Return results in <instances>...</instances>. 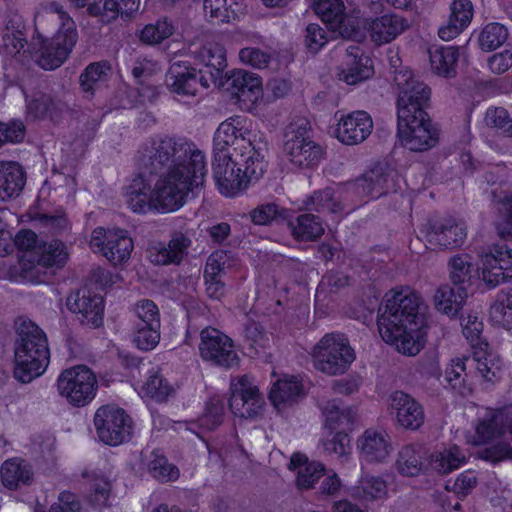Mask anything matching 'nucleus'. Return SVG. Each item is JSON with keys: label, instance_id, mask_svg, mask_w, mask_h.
Instances as JSON below:
<instances>
[{"label": "nucleus", "instance_id": "obj_1", "mask_svg": "<svg viewBox=\"0 0 512 512\" xmlns=\"http://www.w3.org/2000/svg\"><path fill=\"white\" fill-rule=\"evenodd\" d=\"M144 158L152 168L163 166L164 170L158 175L142 172L125 185L123 199L134 213L175 212L185 205L189 193L204 181L205 156L185 139L154 138L145 147Z\"/></svg>", "mask_w": 512, "mask_h": 512}, {"label": "nucleus", "instance_id": "obj_2", "mask_svg": "<svg viewBox=\"0 0 512 512\" xmlns=\"http://www.w3.org/2000/svg\"><path fill=\"white\" fill-rule=\"evenodd\" d=\"M382 340L406 356L425 346L429 323L422 295L408 286L395 287L384 295L377 320Z\"/></svg>", "mask_w": 512, "mask_h": 512}, {"label": "nucleus", "instance_id": "obj_3", "mask_svg": "<svg viewBox=\"0 0 512 512\" xmlns=\"http://www.w3.org/2000/svg\"><path fill=\"white\" fill-rule=\"evenodd\" d=\"M400 87L398 99V137L412 151H426L439 140V129L423 109L430 91L411 72L396 76Z\"/></svg>", "mask_w": 512, "mask_h": 512}, {"label": "nucleus", "instance_id": "obj_4", "mask_svg": "<svg viewBox=\"0 0 512 512\" xmlns=\"http://www.w3.org/2000/svg\"><path fill=\"white\" fill-rule=\"evenodd\" d=\"M37 35L33 38L36 61L45 70L60 67L72 52L77 39L74 20L56 2L42 4L35 15Z\"/></svg>", "mask_w": 512, "mask_h": 512}, {"label": "nucleus", "instance_id": "obj_5", "mask_svg": "<svg viewBox=\"0 0 512 512\" xmlns=\"http://www.w3.org/2000/svg\"><path fill=\"white\" fill-rule=\"evenodd\" d=\"M400 177L386 163H377L353 183L335 185L314 193L310 205L317 211L333 213L348 207L355 199L369 201L386 193L396 192L400 187Z\"/></svg>", "mask_w": 512, "mask_h": 512}, {"label": "nucleus", "instance_id": "obj_6", "mask_svg": "<svg viewBox=\"0 0 512 512\" xmlns=\"http://www.w3.org/2000/svg\"><path fill=\"white\" fill-rule=\"evenodd\" d=\"M448 275L456 287L477 279L486 288L494 289L512 281V248L499 244L489 247L479 255L476 269L469 254L455 255L448 261Z\"/></svg>", "mask_w": 512, "mask_h": 512}, {"label": "nucleus", "instance_id": "obj_7", "mask_svg": "<svg viewBox=\"0 0 512 512\" xmlns=\"http://www.w3.org/2000/svg\"><path fill=\"white\" fill-rule=\"evenodd\" d=\"M249 153H214L213 177L222 195L236 197L264 174L266 162L263 151L250 148Z\"/></svg>", "mask_w": 512, "mask_h": 512}, {"label": "nucleus", "instance_id": "obj_8", "mask_svg": "<svg viewBox=\"0 0 512 512\" xmlns=\"http://www.w3.org/2000/svg\"><path fill=\"white\" fill-rule=\"evenodd\" d=\"M49 364V348L44 332L34 322L21 320L17 325L14 347V376L29 383L41 376Z\"/></svg>", "mask_w": 512, "mask_h": 512}, {"label": "nucleus", "instance_id": "obj_9", "mask_svg": "<svg viewBox=\"0 0 512 512\" xmlns=\"http://www.w3.org/2000/svg\"><path fill=\"white\" fill-rule=\"evenodd\" d=\"M14 242L20 250L24 251L20 257L23 278L32 283L42 282V279L36 276L40 267L60 268L68 259V252L62 242L54 240L48 244L39 245L36 234L31 230L20 231L15 236Z\"/></svg>", "mask_w": 512, "mask_h": 512}, {"label": "nucleus", "instance_id": "obj_10", "mask_svg": "<svg viewBox=\"0 0 512 512\" xmlns=\"http://www.w3.org/2000/svg\"><path fill=\"white\" fill-rule=\"evenodd\" d=\"M313 367L327 376L345 374L356 359L349 339L342 333L330 332L322 336L311 348Z\"/></svg>", "mask_w": 512, "mask_h": 512}, {"label": "nucleus", "instance_id": "obj_11", "mask_svg": "<svg viewBox=\"0 0 512 512\" xmlns=\"http://www.w3.org/2000/svg\"><path fill=\"white\" fill-rule=\"evenodd\" d=\"M284 155L294 169L316 168L324 158L323 148L310 137L309 122L304 118L293 120L284 134Z\"/></svg>", "mask_w": 512, "mask_h": 512}, {"label": "nucleus", "instance_id": "obj_12", "mask_svg": "<svg viewBox=\"0 0 512 512\" xmlns=\"http://www.w3.org/2000/svg\"><path fill=\"white\" fill-rule=\"evenodd\" d=\"M55 387L59 397L68 405L81 408L89 405L96 397L98 380L86 365H75L58 375Z\"/></svg>", "mask_w": 512, "mask_h": 512}, {"label": "nucleus", "instance_id": "obj_13", "mask_svg": "<svg viewBox=\"0 0 512 512\" xmlns=\"http://www.w3.org/2000/svg\"><path fill=\"white\" fill-rule=\"evenodd\" d=\"M265 149L252 131V122L241 116L230 117L223 121L214 134V153H241L250 155L249 149Z\"/></svg>", "mask_w": 512, "mask_h": 512}, {"label": "nucleus", "instance_id": "obj_14", "mask_svg": "<svg viewBox=\"0 0 512 512\" xmlns=\"http://www.w3.org/2000/svg\"><path fill=\"white\" fill-rule=\"evenodd\" d=\"M345 0H313V10L328 25L343 38L361 41L364 32L360 28V11L355 8L347 9Z\"/></svg>", "mask_w": 512, "mask_h": 512}, {"label": "nucleus", "instance_id": "obj_15", "mask_svg": "<svg viewBox=\"0 0 512 512\" xmlns=\"http://www.w3.org/2000/svg\"><path fill=\"white\" fill-rule=\"evenodd\" d=\"M90 248L102 255L113 266L127 263L134 250V242L129 232L122 228L97 227L89 241Z\"/></svg>", "mask_w": 512, "mask_h": 512}, {"label": "nucleus", "instance_id": "obj_16", "mask_svg": "<svg viewBox=\"0 0 512 512\" xmlns=\"http://www.w3.org/2000/svg\"><path fill=\"white\" fill-rule=\"evenodd\" d=\"M229 79L231 94L240 109L254 113L269 103L270 98L264 94L260 75L244 69H235Z\"/></svg>", "mask_w": 512, "mask_h": 512}, {"label": "nucleus", "instance_id": "obj_17", "mask_svg": "<svg viewBox=\"0 0 512 512\" xmlns=\"http://www.w3.org/2000/svg\"><path fill=\"white\" fill-rule=\"evenodd\" d=\"M99 439L111 446L127 440L131 434V421L125 411L116 406L100 407L94 417Z\"/></svg>", "mask_w": 512, "mask_h": 512}, {"label": "nucleus", "instance_id": "obj_18", "mask_svg": "<svg viewBox=\"0 0 512 512\" xmlns=\"http://www.w3.org/2000/svg\"><path fill=\"white\" fill-rule=\"evenodd\" d=\"M264 404V398L251 378L243 375L231 379L229 406L235 416L256 417L263 410Z\"/></svg>", "mask_w": 512, "mask_h": 512}, {"label": "nucleus", "instance_id": "obj_19", "mask_svg": "<svg viewBox=\"0 0 512 512\" xmlns=\"http://www.w3.org/2000/svg\"><path fill=\"white\" fill-rule=\"evenodd\" d=\"M373 127L372 117L364 110L338 112L332 134L341 144L354 146L363 143L371 135Z\"/></svg>", "mask_w": 512, "mask_h": 512}, {"label": "nucleus", "instance_id": "obj_20", "mask_svg": "<svg viewBox=\"0 0 512 512\" xmlns=\"http://www.w3.org/2000/svg\"><path fill=\"white\" fill-rule=\"evenodd\" d=\"M199 351L204 360L232 368L239 363V355L233 341L215 328H205L200 334Z\"/></svg>", "mask_w": 512, "mask_h": 512}, {"label": "nucleus", "instance_id": "obj_21", "mask_svg": "<svg viewBox=\"0 0 512 512\" xmlns=\"http://www.w3.org/2000/svg\"><path fill=\"white\" fill-rule=\"evenodd\" d=\"M387 412L395 425L404 430H418L425 421L422 405L402 391H395L389 396Z\"/></svg>", "mask_w": 512, "mask_h": 512}, {"label": "nucleus", "instance_id": "obj_22", "mask_svg": "<svg viewBox=\"0 0 512 512\" xmlns=\"http://www.w3.org/2000/svg\"><path fill=\"white\" fill-rule=\"evenodd\" d=\"M356 449L361 462L382 464L393 452L389 433L381 428H368L356 440Z\"/></svg>", "mask_w": 512, "mask_h": 512}, {"label": "nucleus", "instance_id": "obj_23", "mask_svg": "<svg viewBox=\"0 0 512 512\" xmlns=\"http://www.w3.org/2000/svg\"><path fill=\"white\" fill-rule=\"evenodd\" d=\"M409 27L406 18L395 13H385L379 16L366 19L364 27L360 28L364 32L362 39L369 36L375 45H384L391 43Z\"/></svg>", "mask_w": 512, "mask_h": 512}, {"label": "nucleus", "instance_id": "obj_24", "mask_svg": "<svg viewBox=\"0 0 512 512\" xmlns=\"http://www.w3.org/2000/svg\"><path fill=\"white\" fill-rule=\"evenodd\" d=\"M67 308L75 313L79 320L90 327L97 328L102 325L104 317L103 297L82 288L68 296Z\"/></svg>", "mask_w": 512, "mask_h": 512}, {"label": "nucleus", "instance_id": "obj_25", "mask_svg": "<svg viewBox=\"0 0 512 512\" xmlns=\"http://www.w3.org/2000/svg\"><path fill=\"white\" fill-rule=\"evenodd\" d=\"M375 74L372 58L357 46H349L339 68L338 77L348 85H357Z\"/></svg>", "mask_w": 512, "mask_h": 512}, {"label": "nucleus", "instance_id": "obj_26", "mask_svg": "<svg viewBox=\"0 0 512 512\" xmlns=\"http://www.w3.org/2000/svg\"><path fill=\"white\" fill-rule=\"evenodd\" d=\"M166 85L178 96H194L200 87L207 88L206 80L198 77L196 69L187 62L173 63L166 75Z\"/></svg>", "mask_w": 512, "mask_h": 512}, {"label": "nucleus", "instance_id": "obj_27", "mask_svg": "<svg viewBox=\"0 0 512 512\" xmlns=\"http://www.w3.org/2000/svg\"><path fill=\"white\" fill-rule=\"evenodd\" d=\"M203 11L212 24H234L246 14L244 0H203Z\"/></svg>", "mask_w": 512, "mask_h": 512}, {"label": "nucleus", "instance_id": "obj_28", "mask_svg": "<svg viewBox=\"0 0 512 512\" xmlns=\"http://www.w3.org/2000/svg\"><path fill=\"white\" fill-rule=\"evenodd\" d=\"M425 237L431 245L455 248L464 243L466 226L461 221L445 219L433 224Z\"/></svg>", "mask_w": 512, "mask_h": 512}, {"label": "nucleus", "instance_id": "obj_29", "mask_svg": "<svg viewBox=\"0 0 512 512\" xmlns=\"http://www.w3.org/2000/svg\"><path fill=\"white\" fill-rule=\"evenodd\" d=\"M474 6L471 0H453L448 21L440 26L438 35L443 41H451L460 35L471 23Z\"/></svg>", "mask_w": 512, "mask_h": 512}, {"label": "nucleus", "instance_id": "obj_30", "mask_svg": "<svg viewBox=\"0 0 512 512\" xmlns=\"http://www.w3.org/2000/svg\"><path fill=\"white\" fill-rule=\"evenodd\" d=\"M192 244L184 233H175L167 245L158 243L149 248V259L158 265L179 264Z\"/></svg>", "mask_w": 512, "mask_h": 512}, {"label": "nucleus", "instance_id": "obj_31", "mask_svg": "<svg viewBox=\"0 0 512 512\" xmlns=\"http://www.w3.org/2000/svg\"><path fill=\"white\" fill-rule=\"evenodd\" d=\"M467 300V290L462 287L441 284L432 296V303L437 312L449 318H455Z\"/></svg>", "mask_w": 512, "mask_h": 512}, {"label": "nucleus", "instance_id": "obj_32", "mask_svg": "<svg viewBox=\"0 0 512 512\" xmlns=\"http://www.w3.org/2000/svg\"><path fill=\"white\" fill-rule=\"evenodd\" d=\"M26 184L24 168L15 161H0V200L16 199Z\"/></svg>", "mask_w": 512, "mask_h": 512}, {"label": "nucleus", "instance_id": "obj_33", "mask_svg": "<svg viewBox=\"0 0 512 512\" xmlns=\"http://www.w3.org/2000/svg\"><path fill=\"white\" fill-rule=\"evenodd\" d=\"M304 394V384L300 376L283 375L272 384L269 399L277 409H281Z\"/></svg>", "mask_w": 512, "mask_h": 512}, {"label": "nucleus", "instance_id": "obj_34", "mask_svg": "<svg viewBox=\"0 0 512 512\" xmlns=\"http://www.w3.org/2000/svg\"><path fill=\"white\" fill-rule=\"evenodd\" d=\"M473 361L477 373L486 381L494 382L503 373V362L488 343H480L473 350Z\"/></svg>", "mask_w": 512, "mask_h": 512}, {"label": "nucleus", "instance_id": "obj_35", "mask_svg": "<svg viewBox=\"0 0 512 512\" xmlns=\"http://www.w3.org/2000/svg\"><path fill=\"white\" fill-rule=\"evenodd\" d=\"M76 180L73 176L54 172L39 191V197L53 203L70 199L76 192Z\"/></svg>", "mask_w": 512, "mask_h": 512}, {"label": "nucleus", "instance_id": "obj_36", "mask_svg": "<svg viewBox=\"0 0 512 512\" xmlns=\"http://www.w3.org/2000/svg\"><path fill=\"white\" fill-rule=\"evenodd\" d=\"M199 60L211 68V80L215 85H221L223 72L227 67L226 48L218 41L205 43L198 52Z\"/></svg>", "mask_w": 512, "mask_h": 512}, {"label": "nucleus", "instance_id": "obj_37", "mask_svg": "<svg viewBox=\"0 0 512 512\" xmlns=\"http://www.w3.org/2000/svg\"><path fill=\"white\" fill-rule=\"evenodd\" d=\"M399 474L406 477L420 475L428 468V461L423 458V448L420 444L404 445L397 456L395 463Z\"/></svg>", "mask_w": 512, "mask_h": 512}, {"label": "nucleus", "instance_id": "obj_38", "mask_svg": "<svg viewBox=\"0 0 512 512\" xmlns=\"http://www.w3.org/2000/svg\"><path fill=\"white\" fill-rule=\"evenodd\" d=\"M465 463V455L457 445H447L433 451L428 468L440 474H448Z\"/></svg>", "mask_w": 512, "mask_h": 512}, {"label": "nucleus", "instance_id": "obj_39", "mask_svg": "<svg viewBox=\"0 0 512 512\" xmlns=\"http://www.w3.org/2000/svg\"><path fill=\"white\" fill-rule=\"evenodd\" d=\"M289 469L297 472L296 483L300 488H311L324 475V466L321 463L309 461L301 453L291 456Z\"/></svg>", "mask_w": 512, "mask_h": 512}, {"label": "nucleus", "instance_id": "obj_40", "mask_svg": "<svg viewBox=\"0 0 512 512\" xmlns=\"http://www.w3.org/2000/svg\"><path fill=\"white\" fill-rule=\"evenodd\" d=\"M350 494L364 503L383 500L388 495L387 482L379 476L364 475L351 489Z\"/></svg>", "mask_w": 512, "mask_h": 512}, {"label": "nucleus", "instance_id": "obj_41", "mask_svg": "<svg viewBox=\"0 0 512 512\" xmlns=\"http://www.w3.org/2000/svg\"><path fill=\"white\" fill-rule=\"evenodd\" d=\"M325 416V428L331 431L348 433L357 421V409L355 407L340 408L335 403H328L323 407Z\"/></svg>", "mask_w": 512, "mask_h": 512}, {"label": "nucleus", "instance_id": "obj_42", "mask_svg": "<svg viewBox=\"0 0 512 512\" xmlns=\"http://www.w3.org/2000/svg\"><path fill=\"white\" fill-rule=\"evenodd\" d=\"M459 58V48L456 46H432L429 49V61L434 73L443 77L455 75Z\"/></svg>", "mask_w": 512, "mask_h": 512}, {"label": "nucleus", "instance_id": "obj_43", "mask_svg": "<svg viewBox=\"0 0 512 512\" xmlns=\"http://www.w3.org/2000/svg\"><path fill=\"white\" fill-rule=\"evenodd\" d=\"M136 391L142 398L163 401L174 393V387L157 370L153 369L138 383Z\"/></svg>", "mask_w": 512, "mask_h": 512}, {"label": "nucleus", "instance_id": "obj_44", "mask_svg": "<svg viewBox=\"0 0 512 512\" xmlns=\"http://www.w3.org/2000/svg\"><path fill=\"white\" fill-rule=\"evenodd\" d=\"M489 321L506 330L512 329V289L499 291L492 301Z\"/></svg>", "mask_w": 512, "mask_h": 512}, {"label": "nucleus", "instance_id": "obj_45", "mask_svg": "<svg viewBox=\"0 0 512 512\" xmlns=\"http://www.w3.org/2000/svg\"><path fill=\"white\" fill-rule=\"evenodd\" d=\"M32 479L30 466L18 459L7 460L1 467V480L9 489H16L20 485L28 484Z\"/></svg>", "mask_w": 512, "mask_h": 512}, {"label": "nucleus", "instance_id": "obj_46", "mask_svg": "<svg viewBox=\"0 0 512 512\" xmlns=\"http://www.w3.org/2000/svg\"><path fill=\"white\" fill-rule=\"evenodd\" d=\"M466 360L467 358L464 356L452 358L444 371V380L447 385L462 395L471 391V387L466 380Z\"/></svg>", "mask_w": 512, "mask_h": 512}, {"label": "nucleus", "instance_id": "obj_47", "mask_svg": "<svg viewBox=\"0 0 512 512\" xmlns=\"http://www.w3.org/2000/svg\"><path fill=\"white\" fill-rule=\"evenodd\" d=\"M176 26L168 18H161L154 23L145 25L139 31V39L146 45H159L174 35Z\"/></svg>", "mask_w": 512, "mask_h": 512}, {"label": "nucleus", "instance_id": "obj_48", "mask_svg": "<svg viewBox=\"0 0 512 512\" xmlns=\"http://www.w3.org/2000/svg\"><path fill=\"white\" fill-rule=\"evenodd\" d=\"M23 25L20 19H12L6 25L0 40V53L15 55L24 47L22 33Z\"/></svg>", "mask_w": 512, "mask_h": 512}, {"label": "nucleus", "instance_id": "obj_49", "mask_svg": "<svg viewBox=\"0 0 512 512\" xmlns=\"http://www.w3.org/2000/svg\"><path fill=\"white\" fill-rule=\"evenodd\" d=\"M321 447L324 452L335 457H344L350 454L351 444L348 433L324 429L321 439Z\"/></svg>", "mask_w": 512, "mask_h": 512}, {"label": "nucleus", "instance_id": "obj_50", "mask_svg": "<svg viewBox=\"0 0 512 512\" xmlns=\"http://www.w3.org/2000/svg\"><path fill=\"white\" fill-rule=\"evenodd\" d=\"M289 225L292 234L299 240H312L320 237L324 232L322 223L311 214L301 215Z\"/></svg>", "mask_w": 512, "mask_h": 512}, {"label": "nucleus", "instance_id": "obj_51", "mask_svg": "<svg viewBox=\"0 0 512 512\" xmlns=\"http://www.w3.org/2000/svg\"><path fill=\"white\" fill-rule=\"evenodd\" d=\"M132 326H161L160 312L151 300L138 301L132 308Z\"/></svg>", "mask_w": 512, "mask_h": 512}, {"label": "nucleus", "instance_id": "obj_52", "mask_svg": "<svg viewBox=\"0 0 512 512\" xmlns=\"http://www.w3.org/2000/svg\"><path fill=\"white\" fill-rule=\"evenodd\" d=\"M161 326H132L131 340L134 346L141 351H151L160 342Z\"/></svg>", "mask_w": 512, "mask_h": 512}, {"label": "nucleus", "instance_id": "obj_53", "mask_svg": "<svg viewBox=\"0 0 512 512\" xmlns=\"http://www.w3.org/2000/svg\"><path fill=\"white\" fill-rule=\"evenodd\" d=\"M508 38V30L499 23L485 25L478 37L482 50L492 51L502 46Z\"/></svg>", "mask_w": 512, "mask_h": 512}, {"label": "nucleus", "instance_id": "obj_54", "mask_svg": "<svg viewBox=\"0 0 512 512\" xmlns=\"http://www.w3.org/2000/svg\"><path fill=\"white\" fill-rule=\"evenodd\" d=\"M124 0H98L89 5V13L101 17L102 22H110L119 14L131 16L134 12L124 11Z\"/></svg>", "mask_w": 512, "mask_h": 512}, {"label": "nucleus", "instance_id": "obj_55", "mask_svg": "<svg viewBox=\"0 0 512 512\" xmlns=\"http://www.w3.org/2000/svg\"><path fill=\"white\" fill-rule=\"evenodd\" d=\"M224 404L220 397L215 396L207 403L204 413L198 418L197 426L202 431H210L218 427L223 418Z\"/></svg>", "mask_w": 512, "mask_h": 512}, {"label": "nucleus", "instance_id": "obj_56", "mask_svg": "<svg viewBox=\"0 0 512 512\" xmlns=\"http://www.w3.org/2000/svg\"><path fill=\"white\" fill-rule=\"evenodd\" d=\"M90 477V494L88 502L95 508H101L108 502L110 495V482L107 477L97 473L91 474Z\"/></svg>", "mask_w": 512, "mask_h": 512}, {"label": "nucleus", "instance_id": "obj_57", "mask_svg": "<svg viewBox=\"0 0 512 512\" xmlns=\"http://www.w3.org/2000/svg\"><path fill=\"white\" fill-rule=\"evenodd\" d=\"M495 227L502 237H512V196L505 195L497 202Z\"/></svg>", "mask_w": 512, "mask_h": 512}, {"label": "nucleus", "instance_id": "obj_58", "mask_svg": "<svg viewBox=\"0 0 512 512\" xmlns=\"http://www.w3.org/2000/svg\"><path fill=\"white\" fill-rule=\"evenodd\" d=\"M239 62L254 69L267 68L271 61V54L258 47H243L238 52Z\"/></svg>", "mask_w": 512, "mask_h": 512}, {"label": "nucleus", "instance_id": "obj_59", "mask_svg": "<svg viewBox=\"0 0 512 512\" xmlns=\"http://www.w3.org/2000/svg\"><path fill=\"white\" fill-rule=\"evenodd\" d=\"M461 326L463 335L469 342H471L473 349H475V346H478L480 343H485L481 339L484 325L477 313L469 312L464 315L461 318Z\"/></svg>", "mask_w": 512, "mask_h": 512}, {"label": "nucleus", "instance_id": "obj_60", "mask_svg": "<svg viewBox=\"0 0 512 512\" xmlns=\"http://www.w3.org/2000/svg\"><path fill=\"white\" fill-rule=\"evenodd\" d=\"M147 468L155 478L162 481L175 480L179 476L178 469L160 455L153 454L152 459L147 463Z\"/></svg>", "mask_w": 512, "mask_h": 512}, {"label": "nucleus", "instance_id": "obj_61", "mask_svg": "<svg viewBox=\"0 0 512 512\" xmlns=\"http://www.w3.org/2000/svg\"><path fill=\"white\" fill-rule=\"evenodd\" d=\"M110 71V66L106 62L93 63L89 65L81 75V86L85 91H91L94 86L104 81Z\"/></svg>", "mask_w": 512, "mask_h": 512}, {"label": "nucleus", "instance_id": "obj_62", "mask_svg": "<svg viewBox=\"0 0 512 512\" xmlns=\"http://www.w3.org/2000/svg\"><path fill=\"white\" fill-rule=\"evenodd\" d=\"M327 43V33L319 24L310 23L307 25L304 44L309 53H318Z\"/></svg>", "mask_w": 512, "mask_h": 512}, {"label": "nucleus", "instance_id": "obj_63", "mask_svg": "<svg viewBox=\"0 0 512 512\" xmlns=\"http://www.w3.org/2000/svg\"><path fill=\"white\" fill-rule=\"evenodd\" d=\"M488 126L498 129L501 133L512 136V119L503 108H490L485 115Z\"/></svg>", "mask_w": 512, "mask_h": 512}, {"label": "nucleus", "instance_id": "obj_64", "mask_svg": "<svg viewBox=\"0 0 512 512\" xmlns=\"http://www.w3.org/2000/svg\"><path fill=\"white\" fill-rule=\"evenodd\" d=\"M228 261L229 256L225 251L213 252L206 261L203 278H221Z\"/></svg>", "mask_w": 512, "mask_h": 512}]
</instances>
